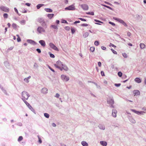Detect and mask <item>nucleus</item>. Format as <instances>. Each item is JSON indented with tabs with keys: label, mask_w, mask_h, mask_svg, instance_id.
I'll return each mask as SVG.
<instances>
[{
	"label": "nucleus",
	"mask_w": 146,
	"mask_h": 146,
	"mask_svg": "<svg viewBox=\"0 0 146 146\" xmlns=\"http://www.w3.org/2000/svg\"><path fill=\"white\" fill-rule=\"evenodd\" d=\"M100 143L103 146H106L107 144V142L105 141H100Z\"/></svg>",
	"instance_id": "a211bd4d"
},
{
	"label": "nucleus",
	"mask_w": 146,
	"mask_h": 146,
	"mask_svg": "<svg viewBox=\"0 0 146 146\" xmlns=\"http://www.w3.org/2000/svg\"><path fill=\"white\" fill-rule=\"evenodd\" d=\"M117 74L119 76L121 77L122 76V73L121 72H119L117 73Z\"/></svg>",
	"instance_id": "79ce46f5"
},
{
	"label": "nucleus",
	"mask_w": 146,
	"mask_h": 146,
	"mask_svg": "<svg viewBox=\"0 0 146 146\" xmlns=\"http://www.w3.org/2000/svg\"><path fill=\"white\" fill-rule=\"evenodd\" d=\"M76 31V29L74 28H73V27H71V32L72 34H73Z\"/></svg>",
	"instance_id": "7c9ffc66"
},
{
	"label": "nucleus",
	"mask_w": 146,
	"mask_h": 146,
	"mask_svg": "<svg viewBox=\"0 0 146 146\" xmlns=\"http://www.w3.org/2000/svg\"><path fill=\"white\" fill-rule=\"evenodd\" d=\"M142 110H143V111L144 113H146V108L143 107L142 108Z\"/></svg>",
	"instance_id": "bf43d9fd"
},
{
	"label": "nucleus",
	"mask_w": 146,
	"mask_h": 146,
	"mask_svg": "<svg viewBox=\"0 0 146 146\" xmlns=\"http://www.w3.org/2000/svg\"><path fill=\"white\" fill-rule=\"evenodd\" d=\"M3 91V92L6 95H8L7 93L6 92V91L5 90L4 88H3V89H1Z\"/></svg>",
	"instance_id": "49530a36"
},
{
	"label": "nucleus",
	"mask_w": 146,
	"mask_h": 146,
	"mask_svg": "<svg viewBox=\"0 0 146 146\" xmlns=\"http://www.w3.org/2000/svg\"><path fill=\"white\" fill-rule=\"evenodd\" d=\"M22 100H23V101L24 102V103L26 104V105L28 107L30 105L25 100V99H24L23 98H22Z\"/></svg>",
	"instance_id": "a878e982"
},
{
	"label": "nucleus",
	"mask_w": 146,
	"mask_h": 146,
	"mask_svg": "<svg viewBox=\"0 0 146 146\" xmlns=\"http://www.w3.org/2000/svg\"><path fill=\"white\" fill-rule=\"evenodd\" d=\"M94 21L97 23H95V24L97 25H100L101 24L98 23H103L99 20L97 19H94Z\"/></svg>",
	"instance_id": "5701e85b"
},
{
	"label": "nucleus",
	"mask_w": 146,
	"mask_h": 146,
	"mask_svg": "<svg viewBox=\"0 0 146 146\" xmlns=\"http://www.w3.org/2000/svg\"><path fill=\"white\" fill-rule=\"evenodd\" d=\"M122 55L125 58H126L127 57V55L125 53H124L122 54Z\"/></svg>",
	"instance_id": "6e6d98bb"
},
{
	"label": "nucleus",
	"mask_w": 146,
	"mask_h": 146,
	"mask_svg": "<svg viewBox=\"0 0 146 146\" xmlns=\"http://www.w3.org/2000/svg\"><path fill=\"white\" fill-rule=\"evenodd\" d=\"M14 10H15V11L19 15H20V14H19V13H18V11L17 10V9L16 8V7H15L14 8Z\"/></svg>",
	"instance_id": "4d7b16f0"
},
{
	"label": "nucleus",
	"mask_w": 146,
	"mask_h": 146,
	"mask_svg": "<svg viewBox=\"0 0 146 146\" xmlns=\"http://www.w3.org/2000/svg\"><path fill=\"white\" fill-rule=\"evenodd\" d=\"M133 93L134 94V96H137L140 94L139 91L137 90H134L133 91Z\"/></svg>",
	"instance_id": "9d476101"
},
{
	"label": "nucleus",
	"mask_w": 146,
	"mask_h": 146,
	"mask_svg": "<svg viewBox=\"0 0 146 146\" xmlns=\"http://www.w3.org/2000/svg\"><path fill=\"white\" fill-rule=\"evenodd\" d=\"M54 15V14H48L47 15V17L49 19H50L53 17Z\"/></svg>",
	"instance_id": "b1692460"
},
{
	"label": "nucleus",
	"mask_w": 146,
	"mask_h": 146,
	"mask_svg": "<svg viewBox=\"0 0 146 146\" xmlns=\"http://www.w3.org/2000/svg\"><path fill=\"white\" fill-rule=\"evenodd\" d=\"M140 47L141 48L143 49L145 48V45L143 43H141L140 44Z\"/></svg>",
	"instance_id": "c85d7f7f"
},
{
	"label": "nucleus",
	"mask_w": 146,
	"mask_h": 146,
	"mask_svg": "<svg viewBox=\"0 0 146 146\" xmlns=\"http://www.w3.org/2000/svg\"><path fill=\"white\" fill-rule=\"evenodd\" d=\"M64 28L67 31H69L70 29V27L68 26L65 27Z\"/></svg>",
	"instance_id": "3c124183"
},
{
	"label": "nucleus",
	"mask_w": 146,
	"mask_h": 146,
	"mask_svg": "<svg viewBox=\"0 0 146 146\" xmlns=\"http://www.w3.org/2000/svg\"><path fill=\"white\" fill-rule=\"evenodd\" d=\"M27 42L29 43L34 45H36L37 44L36 42L31 39L27 40Z\"/></svg>",
	"instance_id": "6e6552de"
},
{
	"label": "nucleus",
	"mask_w": 146,
	"mask_h": 146,
	"mask_svg": "<svg viewBox=\"0 0 146 146\" xmlns=\"http://www.w3.org/2000/svg\"><path fill=\"white\" fill-rule=\"evenodd\" d=\"M48 54H49L50 57L53 58L55 57V56L54 54L51 53L50 52H49Z\"/></svg>",
	"instance_id": "58836bf2"
},
{
	"label": "nucleus",
	"mask_w": 146,
	"mask_h": 146,
	"mask_svg": "<svg viewBox=\"0 0 146 146\" xmlns=\"http://www.w3.org/2000/svg\"><path fill=\"white\" fill-rule=\"evenodd\" d=\"M23 139V137L22 136H20L19 137L18 139V141H20Z\"/></svg>",
	"instance_id": "37998d69"
},
{
	"label": "nucleus",
	"mask_w": 146,
	"mask_h": 146,
	"mask_svg": "<svg viewBox=\"0 0 146 146\" xmlns=\"http://www.w3.org/2000/svg\"><path fill=\"white\" fill-rule=\"evenodd\" d=\"M101 74L102 76H105V75L104 74V72L103 71H102L101 72Z\"/></svg>",
	"instance_id": "774afa93"
},
{
	"label": "nucleus",
	"mask_w": 146,
	"mask_h": 146,
	"mask_svg": "<svg viewBox=\"0 0 146 146\" xmlns=\"http://www.w3.org/2000/svg\"><path fill=\"white\" fill-rule=\"evenodd\" d=\"M135 81L136 82L139 83L141 82V80L139 78H136L135 79Z\"/></svg>",
	"instance_id": "aec40b11"
},
{
	"label": "nucleus",
	"mask_w": 146,
	"mask_h": 146,
	"mask_svg": "<svg viewBox=\"0 0 146 146\" xmlns=\"http://www.w3.org/2000/svg\"><path fill=\"white\" fill-rule=\"evenodd\" d=\"M44 116L45 117L47 118H48L49 117V115L47 113H44Z\"/></svg>",
	"instance_id": "72a5a7b5"
},
{
	"label": "nucleus",
	"mask_w": 146,
	"mask_h": 146,
	"mask_svg": "<svg viewBox=\"0 0 146 146\" xmlns=\"http://www.w3.org/2000/svg\"><path fill=\"white\" fill-rule=\"evenodd\" d=\"M107 102L108 104H114V102L113 97L112 96L109 97L108 98V99L107 100Z\"/></svg>",
	"instance_id": "f03ea898"
},
{
	"label": "nucleus",
	"mask_w": 146,
	"mask_h": 146,
	"mask_svg": "<svg viewBox=\"0 0 146 146\" xmlns=\"http://www.w3.org/2000/svg\"><path fill=\"white\" fill-rule=\"evenodd\" d=\"M81 6L82 9L84 10H87L88 9V7L86 4H82L81 5Z\"/></svg>",
	"instance_id": "1a4fd4ad"
},
{
	"label": "nucleus",
	"mask_w": 146,
	"mask_h": 146,
	"mask_svg": "<svg viewBox=\"0 0 146 146\" xmlns=\"http://www.w3.org/2000/svg\"><path fill=\"white\" fill-rule=\"evenodd\" d=\"M75 7L74 5L72 4L67 7L65 8V10H74L75 9Z\"/></svg>",
	"instance_id": "7ed1b4c3"
},
{
	"label": "nucleus",
	"mask_w": 146,
	"mask_h": 146,
	"mask_svg": "<svg viewBox=\"0 0 146 146\" xmlns=\"http://www.w3.org/2000/svg\"><path fill=\"white\" fill-rule=\"evenodd\" d=\"M4 64L6 67L9 66V63L7 61H6L4 62Z\"/></svg>",
	"instance_id": "c9c22d12"
},
{
	"label": "nucleus",
	"mask_w": 146,
	"mask_h": 146,
	"mask_svg": "<svg viewBox=\"0 0 146 146\" xmlns=\"http://www.w3.org/2000/svg\"><path fill=\"white\" fill-rule=\"evenodd\" d=\"M51 27L55 29H58L57 26L54 25H52L51 26Z\"/></svg>",
	"instance_id": "f704fd0d"
},
{
	"label": "nucleus",
	"mask_w": 146,
	"mask_h": 146,
	"mask_svg": "<svg viewBox=\"0 0 146 146\" xmlns=\"http://www.w3.org/2000/svg\"><path fill=\"white\" fill-rule=\"evenodd\" d=\"M121 85V84L120 83H118V84H116L115 83L114 84V85L117 87H119Z\"/></svg>",
	"instance_id": "13d9d810"
},
{
	"label": "nucleus",
	"mask_w": 146,
	"mask_h": 146,
	"mask_svg": "<svg viewBox=\"0 0 146 146\" xmlns=\"http://www.w3.org/2000/svg\"><path fill=\"white\" fill-rule=\"evenodd\" d=\"M44 21V20L42 18H38L37 19V21L40 23H42Z\"/></svg>",
	"instance_id": "f3484780"
},
{
	"label": "nucleus",
	"mask_w": 146,
	"mask_h": 146,
	"mask_svg": "<svg viewBox=\"0 0 146 146\" xmlns=\"http://www.w3.org/2000/svg\"><path fill=\"white\" fill-rule=\"evenodd\" d=\"M129 121L133 123H136L135 120L132 117H130L129 118Z\"/></svg>",
	"instance_id": "6ab92c4d"
},
{
	"label": "nucleus",
	"mask_w": 146,
	"mask_h": 146,
	"mask_svg": "<svg viewBox=\"0 0 146 146\" xmlns=\"http://www.w3.org/2000/svg\"><path fill=\"white\" fill-rule=\"evenodd\" d=\"M98 127L100 129L103 130H104L105 129V126L102 124H100Z\"/></svg>",
	"instance_id": "412c9836"
},
{
	"label": "nucleus",
	"mask_w": 146,
	"mask_h": 146,
	"mask_svg": "<svg viewBox=\"0 0 146 146\" xmlns=\"http://www.w3.org/2000/svg\"><path fill=\"white\" fill-rule=\"evenodd\" d=\"M81 144L83 146H88V144L86 141H82L81 142Z\"/></svg>",
	"instance_id": "cd10ccee"
},
{
	"label": "nucleus",
	"mask_w": 146,
	"mask_h": 146,
	"mask_svg": "<svg viewBox=\"0 0 146 146\" xmlns=\"http://www.w3.org/2000/svg\"><path fill=\"white\" fill-rule=\"evenodd\" d=\"M61 65L62 66V69H64L66 71H67L68 70V68L66 65H64L63 64H62Z\"/></svg>",
	"instance_id": "dca6fc26"
},
{
	"label": "nucleus",
	"mask_w": 146,
	"mask_h": 146,
	"mask_svg": "<svg viewBox=\"0 0 146 146\" xmlns=\"http://www.w3.org/2000/svg\"><path fill=\"white\" fill-rule=\"evenodd\" d=\"M3 16L5 18H7L8 17V15L6 13H4L3 15Z\"/></svg>",
	"instance_id": "a18cd8bd"
},
{
	"label": "nucleus",
	"mask_w": 146,
	"mask_h": 146,
	"mask_svg": "<svg viewBox=\"0 0 146 146\" xmlns=\"http://www.w3.org/2000/svg\"><path fill=\"white\" fill-rule=\"evenodd\" d=\"M122 24L124 26H125L126 27H127V25L124 21L122 23Z\"/></svg>",
	"instance_id": "69168bd1"
},
{
	"label": "nucleus",
	"mask_w": 146,
	"mask_h": 146,
	"mask_svg": "<svg viewBox=\"0 0 146 146\" xmlns=\"http://www.w3.org/2000/svg\"><path fill=\"white\" fill-rule=\"evenodd\" d=\"M44 10L47 12L50 13L52 12V10L50 8H45L44 9Z\"/></svg>",
	"instance_id": "393cba45"
},
{
	"label": "nucleus",
	"mask_w": 146,
	"mask_h": 146,
	"mask_svg": "<svg viewBox=\"0 0 146 146\" xmlns=\"http://www.w3.org/2000/svg\"><path fill=\"white\" fill-rule=\"evenodd\" d=\"M36 51L39 53H40L41 52V51L39 48H37L36 49Z\"/></svg>",
	"instance_id": "338daca9"
},
{
	"label": "nucleus",
	"mask_w": 146,
	"mask_h": 146,
	"mask_svg": "<svg viewBox=\"0 0 146 146\" xmlns=\"http://www.w3.org/2000/svg\"><path fill=\"white\" fill-rule=\"evenodd\" d=\"M61 77L63 80H64L65 81H68L69 80V77L65 75H61Z\"/></svg>",
	"instance_id": "0eeeda50"
},
{
	"label": "nucleus",
	"mask_w": 146,
	"mask_h": 146,
	"mask_svg": "<svg viewBox=\"0 0 146 146\" xmlns=\"http://www.w3.org/2000/svg\"><path fill=\"white\" fill-rule=\"evenodd\" d=\"M43 27L41 26L38 27L37 29V31L40 34L42 32H45V30Z\"/></svg>",
	"instance_id": "39448f33"
},
{
	"label": "nucleus",
	"mask_w": 146,
	"mask_h": 146,
	"mask_svg": "<svg viewBox=\"0 0 146 146\" xmlns=\"http://www.w3.org/2000/svg\"><path fill=\"white\" fill-rule=\"evenodd\" d=\"M117 111L115 109H113L112 110V114L113 116L115 117L116 116Z\"/></svg>",
	"instance_id": "2eb2a0df"
},
{
	"label": "nucleus",
	"mask_w": 146,
	"mask_h": 146,
	"mask_svg": "<svg viewBox=\"0 0 146 146\" xmlns=\"http://www.w3.org/2000/svg\"><path fill=\"white\" fill-rule=\"evenodd\" d=\"M12 26L14 29H16L17 26L16 24L13 23L12 25Z\"/></svg>",
	"instance_id": "09e8293b"
},
{
	"label": "nucleus",
	"mask_w": 146,
	"mask_h": 146,
	"mask_svg": "<svg viewBox=\"0 0 146 146\" xmlns=\"http://www.w3.org/2000/svg\"><path fill=\"white\" fill-rule=\"evenodd\" d=\"M20 23L21 24H25V20H22L21 21Z\"/></svg>",
	"instance_id": "e2e57ef3"
},
{
	"label": "nucleus",
	"mask_w": 146,
	"mask_h": 146,
	"mask_svg": "<svg viewBox=\"0 0 146 146\" xmlns=\"http://www.w3.org/2000/svg\"><path fill=\"white\" fill-rule=\"evenodd\" d=\"M109 24H110L111 25L113 26H115V24L114 23L112 22H111V21L109 22Z\"/></svg>",
	"instance_id": "052dcab7"
},
{
	"label": "nucleus",
	"mask_w": 146,
	"mask_h": 146,
	"mask_svg": "<svg viewBox=\"0 0 146 146\" xmlns=\"http://www.w3.org/2000/svg\"><path fill=\"white\" fill-rule=\"evenodd\" d=\"M99 44V41H96L94 42V44L96 46H98Z\"/></svg>",
	"instance_id": "603ef678"
},
{
	"label": "nucleus",
	"mask_w": 146,
	"mask_h": 146,
	"mask_svg": "<svg viewBox=\"0 0 146 146\" xmlns=\"http://www.w3.org/2000/svg\"><path fill=\"white\" fill-rule=\"evenodd\" d=\"M89 35V33L88 32H86L84 33L83 35V36L84 38H86Z\"/></svg>",
	"instance_id": "c756f323"
},
{
	"label": "nucleus",
	"mask_w": 146,
	"mask_h": 146,
	"mask_svg": "<svg viewBox=\"0 0 146 146\" xmlns=\"http://www.w3.org/2000/svg\"><path fill=\"white\" fill-rule=\"evenodd\" d=\"M87 14L90 15H94V13L93 12H89L86 13Z\"/></svg>",
	"instance_id": "ea45409f"
},
{
	"label": "nucleus",
	"mask_w": 146,
	"mask_h": 146,
	"mask_svg": "<svg viewBox=\"0 0 146 146\" xmlns=\"http://www.w3.org/2000/svg\"><path fill=\"white\" fill-rule=\"evenodd\" d=\"M0 9L3 11L6 12H8L9 11V8L3 6H2L1 7L0 6Z\"/></svg>",
	"instance_id": "20e7f679"
},
{
	"label": "nucleus",
	"mask_w": 146,
	"mask_h": 146,
	"mask_svg": "<svg viewBox=\"0 0 146 146\" xmlns=\"http://www.w3.org/2000/svg\"><path fill=\"white\" fill-rule=\"evenodd\" d=\"M50 47L55 50L58 51V48L52 43L50 42L49 44Z\"/></svg>",
	"instance_id": "423d86ee"
},
{
	"label": "nucleus",
	"mask_w": 146,
	"mask_h": 146,
	"mask_svg": "<svg viewBox=\"0 0 146 146\" xmlns=\"http://www.w3.org/2000/svg\"><path fill=\"white\" fill-rule=\"evenodd\" d=\"M95 47H91L90 48V50L92 52L94 51L95 50Z\"/></svg>",
	"instance_id": "c03bdc74"
},
{
	"label": "nucleus",
	"mask_w": 146,
	"mask_h": 146,
	"mask_svg": "<svg viewBox=\"0 0 146 146\" xmlns=\"http://www.w3.org/2000/svg\"><path fill=\"white\" fill-rule=\"evenodd\" d=\"M88 26V24H87L84 23L81 24V26L83 27H87Z\"/></svg>",
	"instance_id": "680f3d73"
},
{
	"label": "nucleus",
	"mask_w": 146,
	"mask_h": 146,
	"mask_svg": "<svg viewBox=\"0 0 146 146\" xmlns=\"http://www.w3.org/2000/svg\"><path fill=\"white\" fill-rule=\"evenodd\" d=\"M62 23H66L68 24V23L64 19H62L61 22Z\"/></svg>",
	"instance_id": "de8ad7c7"
},
{
	"label": "nucleus",
	"mask_w": 146,
	"mask_h": 146,
	"mask_svg": "<svg viewBox=\"0 0 146 146\" xmlns=\"http://www.w3.org/2000/svg\"><path fill=\"white\" fill-rule=\"evenodd\" d=\"M48 68L52 72H55L54 70L51 67L49 66L48 65Z\"/></svg>",
	"instance_id": "864d4df0"
},
{
	"label": "nucleus",
	"mask_w": 146,
	"mask_h": 146,
	"mask_svg": "<svg viewBox=\"0 0 146 146\" xmlns=\"http://www.w3.org/2000/svg\"><path fill=\"white\" fill-rule=\"evenodd\" d=\"M40 24H41L42 27H43L45 29L47 28V25L45 21H43L42 23H41Z\"/></svg>",
	"instance_id": "4468645a"
},
{
	"label": "nucleus",
	"mask_w": 146,
	"mask_h": 146,
	"mask_svg": "<svg viewBox=\"0 0 146 146\" xmlns=\"http://www.w3.org/2000/svg\"><path fill=\"white\" fill-rule=\"evenodd\" d=\"M94 84L96 86L97 88L99 89H100L101 88L100 86L98 85L96 83H94Z\"/></svg>",
	"instance_id": "5fc2aeb1"
},
{
	"label": "nucleus",
	"mask_w": 146,
	"mask_h": 146,
	"mask_svg": "<svg viewBox=\"0 0 146 146\" xmlns=\"http://www.w3.org/2000/svg\"><path fill=\"white\" fill-rule=\"evenodd\" d=\"M78 19L82 21H86V19H83V18H79Z\"/></svg>",
	"instance_id": "0e129e2a"
},
{
	"label": "nucleus",
	"mask_w": 146,
	"mask_h": 146,
	"mask_svg": "<svg viewBox=\"0 0 146 146\" xmlns=\"http://www.w3.org/2000/svg\"><path fill=\"white\" fill-rule=\"evenodd\" d=\"M39 43L43 47H44L46 45V43L45 41L43 40H40L39 41Z\"/></svg>",
	"instance_id": "9b49d317"
},
{
	"label": "nucleus",
	"mask_w": 146,
	"mask_h": 146,
	"mask_svg": "<svg viewBox=\"0 0 146 146\" xmlns=\"http://www.w3.org/2000/svg\"><path fill=\"white\" fill-rule=\"evenodd\" d=\"M28 107L34 113H35V114L36 113L35 110L33 108L31 105L29 106Z\"/></svg>",
	"instance_id": "4be33fe9"
},
{
	"label": "nucleus",
	"mask_w": 146,
	"mask_h": 146,
	"mask_svg": "<svg viewBox=\"0 0 146 146\" xmlns=\"http://www.w3.org/2000/svg\"><path fill=\"white\" fill-rule=\"evenodd\" d=\"M136 16L137 19L138 20H141L142 19V17L141 16L137 15H136Z\"/></svg>",
	"instance_id": "2f4dec72"
},
{
	"label": "nucleus",
	"mask_w": 146,
	"mask_h": 146,
	"mask_svg": "<svg viewBox=\"0 0 146 146\" xmlns=\"http://www.w3.org/2000/svg\"><path fill=\"white\" fill-rule=\"evenodd\" d=\"M54 65L56 67V68L59 69L61 71H62V68H61L60 66H58L57 65H56V64H54Z\"/></svg>",
	"instance_id": "473e14b6"
},
{
	"label": "nucleus",
	"mask_w": 146,
	"mask_h": 146,
	"mask_svg": "<svg viewBox=\"0 0 146 146\" xmlns=\"http://www.w3.org/2000/svg\"><path fill=\"white\" fill-rule=\"evenodd\" d=\"M144 114V112L143 111H139V113H138V115H143Z\"/></svg>",
	"instance_id": "a19ab883"
},
{
	"label": "nucleus",
	"mask_w": 146,
	"mask_h": 146,
	"mask_svg": "<svg viewBox=\"0 0 146 146\" xmlns=\"http://www.w3.org/2000/svg\"><path fill=\"white\" fill-rule=\"evenodd\" d=\"M48 89L46 88H43L42 89L41 92L42 93L44 94H45L47 93L48 92Z\"/></svg>",
	"instance_id": "ddd939ff"
},
{
	"label": "nucleus",
	"mask_w": 146,
	"mask_h": 146,
	"mask_svg": "<svg viewBox=\"0 0 146 146\" xmlns=\"http://www.w3.org/2000/svg\"><path fill=\"white\" fill-rule=\"evenodd\" d=\"M56 65L58 66H60L62 64V62H61V61L60 60H58L56 62Z\"/></svg>",
	"instance_id": "e433bc0d"
},
{
	"label": "nucleus",
	"mask_w": 146,
	"mask_h": 146,
	"mask_svg": "<svg viewBox=\"0 0 146 146\" xmlns=\"http://www.w3.org/2000/svg\"><path fill=\"white\" fill-rule=\"evenodd\" d=\"M113 19L115 20L116 21H118V22L120 23H122L123 22V21L122 20V19L116 18V17H114L113 18Z\"/></svg>",
	"instance_id": "f8f14e48"
},
{
	"label": "nucleus",
	"mask_w": 146,
	"mask_h": 146,
	"mask_svg": "<svg viewBox=\"0 0 146 146\" xmlns=\"http://www.w3.org/2000/svg\"><path fill=\"white\" fill-rule=\"evenodd\" d=\"M111 50L113 54H117V52L114 50L113 49L111 48Z\"/></svg>",
	"instance_id": "8fccbe9b"
},
{
	"label": "nucleus",
	"mask_w": 146,
	"mask_h": 146,
	"mask_svg": "<svg viewBox=\"0 0 146 146\" xmlns=\"http://www.w3.org/2000/svg\"><path fill=\"white\" fill-rule=\"evenodd\" d=\"M131 110L132 112L138 115V113H139V111H136L134 109H131Z\"/></svg>",
	"instance_id": "4c0bfd02"
},
{
	"label": "nucleus",
	"mask_w": 146,
	"mask_h": 146,
	"mask_svg": "<svg viewBox=\"0 0 146 146\" xmlns=\"http://www.w3.org/2000/svg\"><path fill=\"white\" fill-rule=\"evenodd\" d=\"M22 98L27 100L28 98L30 96V95L27 92L24 91L22 92Z\"/></svg>",
	"instance_id": "f257e3e1"
},
{
	"label": "nucleus",
	"mask_w": 146,
	"mask_h": 146,
	"mask_svg": "<svg viewBox=\"0 0 146 146\" xmlns=\"http://www.w3.org/2000/svg\"><path fill=\"white\" fill-rule=\"evenodd\" d=\"M44 5L43 4H40L36 5V8L37 9H39L41 7H42Z\"/></svg>",
	"instance_id": "bb28decb"
}]
</instances>
